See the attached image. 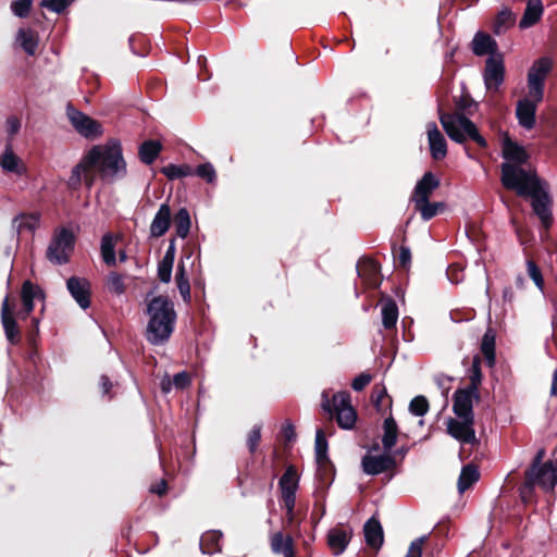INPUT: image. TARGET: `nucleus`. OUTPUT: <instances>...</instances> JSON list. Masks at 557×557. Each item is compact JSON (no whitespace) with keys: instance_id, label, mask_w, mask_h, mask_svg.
<instances>
[{"instance_id":"7c9ffc66","label":"nucleus","mask_w":557,"mask_h":557,"mask_svg":"<svg viewBox=\"0 0 557 557\" xmlns=\"http://www.w3.org/2000/svg\"><path fill=\"white\" fill-rule=\"evenodd\" d=\"M162 150V145L158 140H145L138 149L139 160L149 165L154 162Z\"/></svg>"},{"instance_id":"0e129e2a","label":"nucleus","mask_w":557,"mask_h":557,"mask_svg":"<svg viewBox=\"0 0 557 557\" xmlns=\"http://www.w3.org/2000/svg\"><path fill=\"white\" fill-rule=\"evenodd\" d=\"M283 435L286 441H294L296 437L294 425L289 422L285 423L282 429Z\"/></svg>"},{"instance_id":"13d9d810","label":"nucleus","mask_w":557,"mask_h":557,"mask_svg":"<svg viewBox=\"0 0 557 557\" xmlns=\"http://www.w3.org/2000/svg\"><path fill=\"white\" fill-rule=\"evenodd\" d=\"M177 288L183 299L188 302L190 301V284L188 277L175 278Z\"/></svg>"},{"instance_id":"864d4df0","label":"nucleus","mask_w":557,"mask_h":557,"mask_svg":"<svg viewBox=\"0 0 557 557\" xmlns=\"http://www.w3.org/2000/svg\"><path fill=\"white\" fill-rule=\"evenodd\" d=\"M71 0H41L40 5L54 13H62L69 5Z\"/></svg>"},{"instance_id":"72a5a7b5","label":"nucleus","mask_w":557,"mask_h":557,"mask_svg":"<svg viewBox=\"0 0 557 557\" xmlns=\"http://www.w3.org/2000/svg\"><path fill=\"white\" fill-rule=\"evenodd\" d=\"M222 532L212 530L202 534L200 548L203 554H213L221 550Z\"/></svg>"},{"instance_id":"bf43d9fd","label":"nucleus","mask_w":557,"mask_h":557,"mask_svg":"<svg viewBox=\"0 0 557 557\" xmlns=\"http://www.w3.org/2000/svg\"><path fill=\"white\" fill-rule=\"evenodd\" d=\"M189 383H190L189 375L185 371L178 372L173 376V385L176 388L183 389L186 386H188Z\"/></svg>"},{"instance_id":"a878e982","label":"nucleus","mask_w":557,"mask_h":557,"mask_svg":"<svg viewBox=\"0 0 557 557\" xmlns=\"http://www.w3.org/2000/svg\"><path fill=\"white\" fill-rule=\"evenodd\" d=\"M543 11L542 0H528L519 27L524 29L535 25L541 20Z\"/></svg>"},{"instance_id":"cd10ccee","label":"nucleus","mask_w":557,"mask_h":557,"mask_svg":"<svg viewBox=\"0 0 557 557\" xmlns=\"http://www.w3.org/2000/svg\"><path fill=\"white\" fill-rule=\"evenodd\" d=\"M350 540V531L345 529H332L327 534V543L335 555L342 554Z\"/></svg>"},{"instance_id":"ea45409f","label":"nucleus","mask_w":557,"mask_h":557,"mask_svg":"<svg viewBox=\"0 0 557 557\" xmlns=\"http://www.w3.org/2000/svg\"><path fill=\"white\" fill-rule=\"evenodd\" d=\"M20 159L13 152L12 148L8 146L3 152V154L0 157V166L4 172L10 173H20Z\"/></svg>"},{"instance_id":"c756f323","label":"nucleus","mask_w":557,"mask_h":557,"mask_svg":"<svg viewBox=\"0 0 557 557\" xmlns=\"http://www.w3.org/2000/svg\"><path fill=\"white\" fill-rule=\"evenodd\" d=\"M381 315L382 324L386 330L395 327L398 320V307L395 300L389 297L382 300Z\"/></svg>"},{"instance_id":"c03bdc74","label":"nucleus","mask_w":557,"mask_h":557,"mask_svg":"<svg viewBox=\"0 0 557 557\" xmlns=\"http://www.w3.org/2000/svg\"><path fill=\"white\" fill-rule=\"evenodd\" d=\"M469 385L466 387L472 392L479 393V386L482 382L481 362L478 357L472 361V366L469 370Z\"/></svg>"},{"instance_id":"9d476101","label":"nucleus","mask_w":557,"mask_h":557,"mask_svg":"<svg viewBox=\"0 0 557 557\" xmlns=\"http://www.w3.org/2000/svg\"><path fill=\"white\" fill-rule=\"evenodd\" d=\"M531 198V206L533 212L540 219L542 225L548 228L553 222L552 213V198L548 193V185L544 183L541 187L535 189L533 194L528 195Z\"/></svg>"},{"instance_id":"09e8293b","label":"nucleus","mask_w":557,"mask_h":557,"mask_svg":"<svg viewBox=\"0 0 557 557\" xmlns=\"http://www.w3.org/2000/svg\"><path fill=\"white\" fill-rule=\"evenodd\" d=\"M173 261L166 259H161L158 263V277L162 283H170L172 278V270H173Z\"/></svg>"},{"instance_id":"4c0bfd02","label":"nucleus","mask_w":557,"mask_h":557,"mask_svg":"<svg viewBox=\"0 0 557 557\" xmlns=\"http://www.w3.org/2000/svg\"><path fill=\"white\" fill-rule=\"evenodd\" d=\"M12 225L17 233L34 232L39 225V216L37 214H21L13 220Z\"/></svg>"},{"instance_id":"680f3d73","label":"nucleus","mask_w":557,"mask_h":557,"mask_svg":"<svg viewBox=\"0 0 557 557\" xmlns=\"http://www.w3.org/2000/svg\"><path fill=\"white\" fill-rule=\"evenodd\" d=\"M21 129V121L16 116H10L7 120V132L10 136L16 135Z\"/></svg>"},{"instance_id":"a19ab883","label":"nucleus","mask_w":557,"mask_h":557,"mask_svg":"<svg viewBox=\"0 0 557 557\" xmlns=\"http://www.w3.org/2000/svg\"><path fill=\"white\" fill-rule=\"evenodd\" d=\"M515 23V14L507 8L503 9L496 16L494 33L500 35Z\"/></svg>"},{"instance_id":"69168bd1","label":"nucleus","mask_w":557,"mask_h":557,"mask_svg":"<svg viewBox=\"0 0 557 557\" xmlns=\"http://www.w3.org/2000/svg\"><path fill=\"white\" fill-rule=\"evenodd\" d=\"M175 253H176L175 239H171L170 244L168 246V249H166V251H165V253L163 256V259L168 258V260L174 262Z\"/></svg>"},{"instance_id":"6e6552de","label":"nucleus","mask_w":557,"mask_h":557,"mask_svg":"<svg viewBox=\"0 0 557 557\" xmlns=\"http://www.w3.org/2000/svg\"><path fill=\"white\" fill-rule=\"evenodd\" d=\"M552 70L549 58L543 57L536 60L528 73L529 96L535 101H542L544 98L545 79Z\"/></svg>"},{"instance_id":"473e14b6","label":"nucleus","mask_w":557,"mask_h":557,"mask_svg":"<svg viewBox=\"0 0 557 557\" xmlns=\"http://www.w3.org/2000/svg\"><path fill=\"white\" fill-rule=\"evenodd\" d=\"M16 40L28 55H34L36 53L38 36L34 30L20 28L16 35Z\"/></svg>"},{"instance_id":"603ef678","label":"nucleus","mask_w":557,"mask_h":557,"mask_svg":"<svg viewBox=\"0 0 557 557\" xmlns=\"http://www.w3.org/2000/svg\"><path fill=\"white\" fill-rule=\"evenodd\" d=\"M196 175L206 180L208 183H213L216 177L215 170L211 163L199 164L194 171Z\"/></svg>"},{"instance_id":"412c9836","label":"nucleus","mask_w":557,"mask_h":557,"mask_svg":"<svg viewBox=\"0 0 557 557\" xmlns=\"http://www.w3.org/2000/svg\"><path fill=\"white\" fill-rule=\"evenodd\" d=\"M1 322L7 339L11 344H16L20 341V330L17 327L13 310L10 308L8 296L2 301Z\"/></svg>"},{"instance_id":"4468645a","label":"nucleus","mask_w":557,"mask_h":557,"mask_svg":"<svg viewBox=\"0 0 557 557\" xmlns=\"http://www.w3.org/2000/svg\"><path fill=\"white\" fill-rule=\"evenodd\" d=\"M505 66L503 55H490L485 62L483 73L484 84L487 90H498L504 83Z\"/></svg>"},{"instance_id":"aec40b11","label":"nucleus","mask_w":557,"mask_h":557,"mask_svg":"<svg viewBox=\"0 0 557 557\" xmlns=\"http://www.w3.org/2000/svg\"><path fill=\"white\" fill-rule=\"evenodd\" d=\"M45 295L42 289L33 284L30 281H25L22 285L21 299L23 309L20 312L22 319H26L34 310V300L44 299Z\"/></svg>"},{"instance_id":"ddd939ff","label":"nucleus","mask_w":557,"mask_h":557,"mask_svg":"<svg viewBox=\"0 0 557 557\" xmlns=\"http://www.w3.org/2000/svg\"><path fill=\"white\" fill-rule=\"evenodd\" d=\"M280 488L284 506L287 509V515L292 519L293 510L296 500V491L298 488V474L293 466H289L282 478L280 479Z\"/></svg>"},{"instance_id":"6e6d98bb","label":"nucleus","mask_w":557,"mask_h":557,"mask_svg":"<svg viewBox=\"0 0 557 557\" xmlns=\"http://www.w3.org/2000/svg\"><path fill=\"white\" fill-rule=\"evenodd\" d=\"M426 539V535H422L412 541L406 557H422V546L425 543Z\"/></svg>"},{"instance_id":"e433bc0d","label":"nucleus","mask_w":557,"mask_h":557,"mask_svg":"<svg viewBox=\"0 0 557 557\" xmlns=\"http://www.w3.org/2000/svg\"><path fill=\"white\" fill-rule=\"evenodd\" d=\"M100 250L104 263L114 267L116 264L115 244L111 234L103 235Z\"/></svg>"},{"instance_id":"774afa93","label":"nucleus","mask_w":557,"mask_h":557,"mask_svg":"<svg viewBox=\"0 0 557 557\" xmlns=\"http://www.w3.org/2000/svg\"><path fill=\"white\" fill-rule=\"evenodd\" d=\"M150 491L160 496L163 495L166 491V482L164 480H161L158 484L151 486Z\"/></svg>"},{"instance_id":"58836bf2","label":"nucleus","mask_w":557,"mask_h":557,"mask_svg":"<svg viewBox=\"0 0 557 557\" xmlns=\"http://www.w3.org/2000/svg\"><path fill=\"white\" fill-rule=\"evenodd\" d=\"M315 460L318 465L325 466L327 458V441L322 429L315 431Z\"/></svg>"},{"instance_id":"f03ea898","label":"nucleus","mask_w":557,"mask_h":557,"mask_svg":"<svg viewBox=\"0 0 557 557\" xmlns=\"http://www.w3.org/2000/svg\"><path fill=\"white\" fill-rule=\"evenodd\" d=\"M148 323L145 336L149 344L161 346L169 342L176 322L174 304L166 296H156L147 304Z\"/></svg>"},{"instance_id":"a18cd8bd","label":"nucleus","mask_w":557,"mask_h":557,"mask_svg":"<svg viewBox=\"0 0 557 557\" xmlns=\"http://www.w3.org/2000/svg\"><path fill=\"white\" fill-rule=\"evenodd\" d=\"M481 350L484 355L487 363L490 367L494 366L495 363V337L494 335H491L490 333H485L482 343H481Z\"/></svg>"},{"instance_id":"423d86ee","label":"nucleus","mask_w":557,"mask_h":557,"mask_svg":"<svg viewBox=\"0 0 557 557\" xmlns=\"http://www.w3.org/2000/svg\"><path fill=\"white\" fill-rule=\"evenodd\" d=\"M557 484V468L553 461L544 462L543 467L529 469L525 473V482L521 488V495L525 499L533 492L535 485L544 491H553Z\"/></svg>"},{"instance_id":"2f4dec72","label":"nucleus","mask_w":557,"mask_h":557,"mask_svg":"<svg viewBox=\"0 0 557 557\" xmlns=\"http://www.w3.org/2000/svg\"><path fill=\"white\" fill-rule=\"evenodd\" d=\"M357 273L367 284L376 286V275L379 273V264L370 259H364L358 262Z\"/></svg>"},{"instance_id":"1a4fd4ad","label":"nucleus","mask_w":557,"mask_h":557,"mask_svg":"<svg viewBox=\"0 0 557 557\" xmlns=\"http://www.w3.org/2000/svg\"><path fill=\"white\" fill-rule=\"evenodd\" d=\"M66 116L75 131L86 138H95L101 135V125L71 103L66 106Z\"/></svg>"},{"instance_id":"c9c22d12","label":"nucleus","mask_w":557,"mask_h":557,"mask_svg":"<svg viewBox=\"0 0 557 557\" xmlns=\"http://www.w3.org/2000/svg\"><path fill=\"white\" fill-rule=\"evenodd\" d=\"M174 225H175V230H176V235L180 237V238H186L187 235L189 234V230H190V225H191V221H190V215H189V212L186 208H181L175 216H174Z\"/></svg>"},{"instance_id":"f257e3e1","label":"nucleus","mask_w":557,"mask_h":557,"mask_svg":"<svg viewBox=\"0 0 557 557\" xmlns=\"http://www.w3.org/2000/svg\"><path fill=\"white\" fill-rule=\"evenodd\" d=\"M126 174L127 166L122 146L119 140L113 139L106 145L94 146L73 168L67 185L76 190L84 183L90 189L98 176L112 183L124 178Z\"/></svg>"},{"instance_id":"5701e85b","label":"nucleus","mask_w":557,"mask_h":557,"mask_svg":"<svg viewBox=\"0 0 557 557\" xmlns=\"http://www.w3.org/2000/svg\"><path fill=\"white\" fill-rule=\"evenodd\" d=\"M270 547L274 555L283 557H297L295 550V543L289 534L283 532H274L270 535Z\"/></svg>"},{"instance_id":"4d7b16f0","label":"nucleus","mask_w":557,"mask_h":557,"mask_svg":"<svg viewBox=\"0 0 557 557\" xmlns=\"http://www.w3.org/2000/svg\"><path fill=\"white\" fill-rule=\"evenodd\" d=\"M371 375L368 373L357 375L351 382L352 389L356 392L362 391L371 382Z\"/></svg>"},{"instance_id":"2eb2a0df","label":"nucleus","mask_w":557,"mask_h":557,"mask_svg":"<svg viewBox=\"0 0 557 557\" xmlns=\"http://www.w3.org/2000/svg\"><path fill=\"white\" fill-rule=\"evenodd\" d=\"M440 186V180L432 172H426L417 182L411 200L416 205L429 201L431 195Z\"/></svg>"},{"instance_id":"79ce46f5","label":"nucleus","mask_w":557,"mask_h":557,"mask_svg":"<svg viewBox=\"0 0 557 557\" xmlns=\"http://www.w3.org/2000/svg\"><path fill=\"white\" fill-rule=\"evenodd\" d=\"M161 172L169 180H172V181L194 174L193 168L187 164H183V165L169 164L166 166H163L161 169Z\"/></svg>"},{"instance_id":"9b49d317","label":"nucleus","mask_w":557,"mask_h":557,"mask_svg":"<svg viewBox=\"0 0 557 557\" xmlns=\"http://www.w3.org/2000/svg\"><path fill=\"white\" fill-rule=\"evenodd\" d=\"M474 418L457 417L447 420V433L462 444H474L476 442L473 428Z\"/></svg>"},{"instance_id":"bb28decb","label":"nucleus","mask_w":557,"mask_h":557,"mask_svg":"<svg viewBox=\"0 0 557 557\" xmlns=\"http://www.w3.org/2000/svg\"><path fill=\"white\" fill-rule=\"evenodd\" d=\"M503 157L507 160L506 163L518 164V166H521L528 160L525 150L509 139L504 141Z\"/></svg>"},{"instance_id":"de8ad7c7","label":"nucleus","mask_w":557,"mask_h":557,"mask_svg":"<svg viewBox=\"0 0 557 557\" xmlns=\"http://www.w3.org/2000/svg\"><path fill=\"white\" fill-rule=\"evenodd\" d=\"M107 286L111 293L122 295L125 293L123 276L116 272H111L107 280Z\"/></svg>"},{"instance_id":"20e7f679","label":"nucleus","mask_w":557,"mask_h":557,"mask_svg":"<svg viewBox=\"0 0 557 557\" xmlns=\"http://www.w3.org/2000/svg\"><path fill=\"white\" fill-rule=\"evenodd\" d=\"M440 122L451 140L462 144L467 139H471L482 148L487 146L484 137L480 135L476 125L463 114L441 113Z\"/></svg>"},{"instance_id":"393cba45","label":"nucleus","mask_w":557,"mask_h":557,"mask_svg":"<svg viewBox=\"0 0 557 557\" xmlns=\"http://www.w3.org/2000/svg\"><path fill=\"white\" fill-rule=\"evenodd\" d=\"M364 540L373 549L381 548L384 542L383 528L377 519L370 518L363 525Z\"/></svg>"},{"instance_id":"e2e57ef3","label":"nucleus","mask_w":557,"mask_h":557,"mask_svg":"<svg viewBox=\"0 0 557 557\" xmlns=\"http://www.w3.org/2000/svg\"><path fill=\"white\" fill-rule=\"evenodd\" d=\"M112 386L113 384L107 375L103 374L100 376L99 387L102 396H109V398H111L110 391Z\"/></svg>"},{"instance_id":"7ed1b4c3","label":"nucleus","mask_w":557,"mask_h":557,"mask_svg":"<svg viewBox=\"0 0 557 557\" xmlns=\"http://www.w3.org/2000/svg\"><path fill=\"white\" fill-rule=\"evenodd\" d=\"M544 183L534 170L524 169L518 164H502V184L507 189L515 190L519 196L527 197L533 194Z\"/></svg>"},{"instance_id":"dca6fc26","label":"nucleus","mask_w":557,"mask_h":557,"mask_svg":"<svg viewBox=\"0 0 557 557\" xmlns=\"http://www.w3.org/2000/svg\"><path fill=\"white\" fill-rule=\"evenodd\" d=\"M66 287L82 309L86 310L90 307V283L88 280L71 276L66 282Z\"/></svg>"},{"instance_id":"49530a36","label":"nucleus","mask_w":557,"mask_h":557,"mask_svg":"<svg viewBox=\"0 0 557 557\" xmlns=\"http://www.w3.org/2000/svg\"><path fill=\"white\" fill-rule=\"evenodd\" d=\"M409 411L417 417H423L429 411V401L422 396H416L409 404Z\"/></svg>"},{"instance_id":"39448f33","label":"nucleus","mask_w":557,"mask_h":557,"mask_svg":"<svg viewBox=\"0 0 557 557\" xmlns=\"http://www.w3.org/2000/svg\"><path fill=\"white\" fill-rule=\"evenodd\" d=\"M350 401V395L347 392L335 393L330 399L329 393L324 391L321 407L325 412L335 416L342 429L351 430L356 424L357 414Z\"/></svg>"},{"instance_id":"5fc2aeb1","label":"nucleus","mask_w":557,"mask_h":557,"mask_svg":"<svg viewBox=\"0 0 557 557\" xmlns=\"http://www.w3.org/2000/svg\"><path fill=\"white\" fill-rule=\"evenodd\" d=\"M261 440V425L256 424L247 436V446L251 454H253L258 447V444Z\"/></svg>"},{"instance_id":"37998d69","label":"nucleus","mask_w":557,"mask_h":557,"mask_svg":"<svg viewBox=\"0 0 557 557\" xmlns=\"http://www.w3.org/2000/svg\"><path fill=\"white\" fill-rule=\"evenodd\" d=\"M444 208H445L444 202H430V201L414 206V209L420 212L423 221L431 220Z\"/></svg>"},{"instance_id":"4be33fe9","label":"nucleus","mask_w":557,"mask_h":557,"mask_svg":"<svg viewBox=\"0 0 557 557\" xmlns=\"http://www.w3.org/2000/svg\"><path fill=\"white\" fill-rule=\"evenodd\" d=\"M171 216L172 212L169 203H162L151 221L150 236L154 238L163 236L171 226Z\"/></svg>"},{"instance_id":"f3484780","label":"nucleus","mask_w":557,"mask_h":557,"mask_svg":"<svg viewBox=\"0 0 557 557\" xmlns=\"http://www.w3.org/2000/svg\"><path fill=\"white\" fill-rule=\"evenodd\" d=\"M480 393L472 392L468 388L457 389L454 394L453 411L456 417H471L473 414V400H479Z\"/></svg>"},{"instance_id":"6ab92c4d","label":"nucleus","mask_w":557,"mask_h":557,"mask_svg":"<svg viewBox=\"0 0 557 557\" xmlns=\"http://www.w3.org/2000/svg\"><path fill=\"white\" fill-rule=\"evenodd\" d=\"M428 141L431 157L434 160H442L447 154V143L444 135L434 122L426 125Z\"/></svg>"},{"instance_id":"0eeeda50","label":"nucleus","mask_w":557,"mask_h":557,"mask_svg":"<svg viewBox=\"0 0 557 557\" xmlns=\"http://www.w3.org/2000/svg\"><path fill=\"white\" fill-rule=\"evenodd\" d=\"M75 236L67 227L55 230L47 249V259L53 264H65L74 250Z\"/></svg>"},{"instance_id":"c85d7f7f","label":"nucleus","mask_w":557,"mask_h":557,"mask_svg":"<svg viewBox=\"0 0 557 557\" xmlns=\"http://www.w3.org/2000/svg\"><path fill=\"white\" fill-rule=\"evenodd\" d=\"M398 425L395 419L389 416L383 422L382 446L385 451L392 453V448L396 445L398 438Z\"/></svg>"},{"instance_id":"f704fd0d","label":"nucleus","mask_w":557,"mask_h":557,"mask_svg":"<svg viewBox=\"0 0 557 557\" xmlns=\"http://www.w3.org/2000/svg\"><path fill=\"white\" fill-rule=\"evenodd\" d=\"M480 478V473L475 466L467 465L461 469L459 479H458V492L462 494L467 491L473 483H475Z\"/></svg>"},{"instance_id":"b1692460","label":"nucleus","mask_w":557,"mask_h":557,"mask_svg":"<svg viewBox=\"0 0 557 557\" xmlns=\"http://www.w3.org/2000/svg\"><path fill=\"white\" fill-rule=\"evenodd\" d=\"M471 45L473 53L478 57L485 54L500 55L497 53V42L488 34L478 32L474 35Z\"/></svg>"},{"instance_id":"8fccbe9b","label":"nucleus","mask_w":557,"mask_h":557,"mask_svg":"<svg viewBox=\"0 0 557 557\" xmlns=\"http://www.w3.org/2000/svg\"><path fill=\"white\" fill-rule=\"evenodd\" d=\"M527 271H528L530 278L534 282L536 287L539 289L543 290L544 278H543L540 268L535 264L534 261H532V260L527 261Z\"/></svg>"},{"instance_id":"338daca9","label":"nucleus","mask_w":557,"mask_h":557,"mask_svg":"<svg viewBox=\"0 0 557 557\" xmlns=\"http://www.w3.org/2000/svg\"><path fill=\"white\" fill-rule=\"evenodd\" d=\"M545 456V450L542 448L540 449L536 455L534 456L533 462L530 467V469H536L539 467H543V458Z\"/></svg>"},{"instance_id":"3c124183","label":"nucleus","mask_w":557,"mask_h":557,"mask_svg":"<svg viewBox=\"0 0 557 557\" xmlns=\"http://www.w3.org/2000/svg\"><path fill=\"white\" fill-rule=\"evenodd\" d=\"M33 0H15L11 3V11L15 16L26 17L32 9Z\"/></svg>"},{"instance_id":"a211bd4d","label":"nucleus","mask_w":557,"mask_h":557,"mask_svg":"<svg viewBox=\"0 0 557 557\" xmlns=\"http://www.w3.org/2000/svg\"><path fill=\"white\" fill-rule=\"evenodd\" d=\"M541 101H535L529 95L527 98L520 99L516 108V116L519 124L525 128L531 129L535 125V114L537 104Z\"/></svg>"},{"instance_id":"052dcab7","label":"nucleus","mask_w":557,"mask_h":557,"mask_svg":"<svg viewBox=\"0 0 557 557\" xmlns=\"http://www.w3.org/2000/svg\"><path fill=\"white\" fill-rule=\"evenodd\" d=\"M398 264L403 268H407L411 261V251L408 247L401 246L397 257Z\"/></svg>"},{"instance_id":"f8f14e48","label":"nucleus","mask_w":557,"mask_h":557,"mask_svg":"<svg viewBox=\"0 0 557 557\" xmlns=\"http://www.w3.org/2000/svg\"><path fill=\"white\" fill-rule=\"evenodd\" d=\"M396 467V460L392 453L380 455L366 454L361 459V469L368 475H377Z\"/></svg>"}]
</instances>
